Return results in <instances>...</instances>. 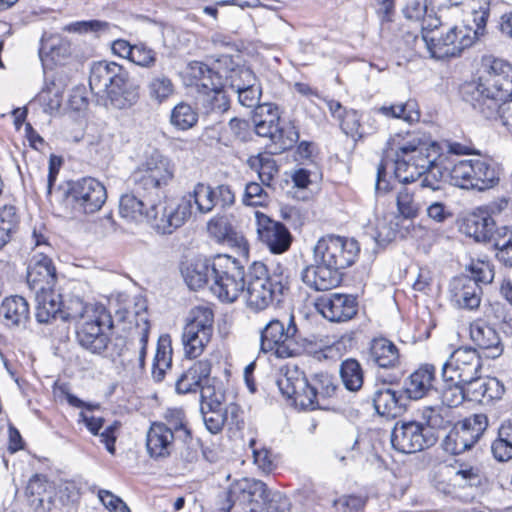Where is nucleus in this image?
Wrapping results in <instances>:
<instances>
[{
  "instance_id": "dca6fc26",
  "label": "nucleus",
  "mask_w": 512,
  "mask_h": 512,
  "mask_svg": "<svg viewBox=\"0 0 512 512\" xmlns=\"http://www.w3.org/2000/svg\"><path fill=\"white\" fill-rule=\"evenodd\" d=\"M69 197L75 211L94 214L105 204L107 191L103 183L96 178L83 177L71 183Z\"/></svg>"
},
{
  "instance_id": "a19ab883",
  "label": "nucleus",
  "mask_w": 512,
  "mask_h": 512,
  "mask_svg": "<svg viewBox=\"0 0 512 512\" xmlns=\"http://www.w3.org/2000/svg\"><path fill=\"white\" fill-rule=\"evenodd\" d=\"M187 75L194 81L197 87L203 89H215L221 87V76L219 75V61L214 67L194 61L188 64Z\"/></svg>"
},
{
  "instance_id": "39448f33",
  "label": "nucleus",
  "mask_w": 512,
  "mask_h": 512,
  "mask_svg": "<svg viewBox=\"0 0 512 512\" xmlns=\"http://www.w3.org/2000/svg\"><path fill=\"white\" fill-rule=\"evenodd\" d=\"M176 166L173 160L158 149L145 152L143 159L130 175L129 181L136 193H157L174 179Z\"/></svg>"
},
{
  "instance_id": "2f4dec72",
  "label": "nucleus",
  "mask_w": 512,
  "mask_h": 512,
  "mask_svg": "<svg viewBox=\"0 0 512 512\" xmlns=\"http://www.w3.org/2000/svg\"><path fill=\"white\" fill-rule=\"evenodd\" d=\"M368 359L383 369H395L400 365L398 348L392 341L382 337L371 341Z\"/></svg>"
},
{
  "instance_id": "c9c22d12",
  "label": "nucleus",
  "mask_w": 512,
  "mask_h": 512,
  "mask_svg": "<svg viewBox=\"0 0 512 512\" xmlns=\"http://www.w3.org/2000/svg\"><path fill=\"white\" fill-rule=\"evenodd\" d=\"M135 190L131 193H126L121 196L119 202V214L128 222L141 223L147 221L149 223V216L151 215V205L148 209V204L144 199L135 194Z\"/></svg>"
},
{
  "instance_id": "f704fd0d",
  "label": "nucleus",
  "mask_w": 512,
  "mask_h": 512,
  "mask_svg": "<svg viewBox=\"0 0 512 512\" xmlns=\"http://www.w3.org/2000/svg\"><path fill=\"white\" fill-rule=\"evenodd\" d=\"M435 368L433 365H424L413 372L405 384V393L408 398L418 400L428 394L433 388Z\"/></svg>"
},
{
  "instance_id": "412c9836",
  "label": "nucleus",
  "mask_w": 512,
  "mask_h": 512,
  "mask_svg": "<svg viewBox=\"0 0 512 512\" xmlns=\"http://www.w3.org/2000/svg\"><path fill=\"white\" fill-rule=\"evenodd\" d=\"M318 310L332 322H344L357 313L356 299L351 295L333 293L318 300Z\"/></svg>"
},
{
  "instance_id": "79ce46f5",
  "label": "nucleus",
  "mask_w": 512,
  "mask_h": 512,
  "mask_svg": "<svg viewBox=\"0 0 512 512\" xmlns=\"http://www.w3.org/2000/svg\"><path fill=\"white\" fill-rule=\"evenodd\" d=\"M51 488L47 479L43 475H34L30 478L26 494L30 498V504L36 512H47L50 510L51 496L47 493V489Z\"/></svg>"
},
{
  "instance_id": "49530a36",
  "label": "nucleus",
  "mask_w": 512,
  "mask_h": 512,
  "mask_svg": "<svg viewBox=\"0 0 512 512\" xmlns=\"http://www.w3.org/2000/svg\"><path fill=\"white\" fill-rule=\"evenodd\" d=\"M340 377L349 391H358L364 381V374L360 363L355 359H346L340 366Z\"/></svg>"
},
{
  "instance_id": "e2e57ef3",
  "label": "nucleus",
  "mask_w": 512,
  "mask_h": 512,
  "mask_svg": "<svg viewBox=\"0 0 512 512\" xmlns=\"http://www.w3.org/2000/svg\"><path fill=\"white\" fill-rule=\"evenodd\" d=\"M253 499V502L261 500L266 505V512H290L288 498L279 492H271L267 489V498L255 495Z\"/></svg>"
},
{
  "instance_id": "6e6d98bb",
  "label": "nucleus",
  "mask_w": 512,
  "mask_h": 512,
  "mask_svg": "<svg viewBox=\"0 0 512 512\" xmlns=\"http://www.w3.org/2000/svg\"><path fill=\"white\" fill-rule=\"evenodd\" d=\"M251 167L257 169L262 184L270 186L274 176L278 173L276 161L269 153H261L250 160Z\"/></svg>"
},
{
  "instance_id": "423d86ee",
  "label": "nucleus",
  "mask_w": 512,
  "mask_h": 512,
  "mask_svg": "<svg viewBox=\"0 0 512 512\" xmlns=\"http://www.w3.org/2000/svg\"><path fill=\"white\" fill-rule=\"evenodd\" d=\"M214 277L210 291L222 302L232 303L244 291L245 269L240 262L229 255L213 258Z\"/></svg>"
},
{
  "instance_id": "338daca9",
  "label": "nucleus",
  "mask_w": 512,
  "mask_h": 512,
  "mask_svg": "<svg viewBox=\"0 0 512 512\" xmlns=\"http://www.w3.org/2000/svg\"><path fill=\"white\" fill-rule=\"evenodd\" d=\"M468 270L471 276L467 277L475 281L477 285L491 283L494 278V270L492 266L485 261L472 262L469 265Z\"/></svg>"
},
{
  "instance_id": "0e129e2a",
  "label": "nucleus",
  "mask_w": 512,
  "mask_h": 512,
  "mask_svg": "<svg viewBox=\"0 0 512 512\" xmlns=\"http://www.w3.org/2000/svg\"><path fill=\"white\" fill-rule=\"evenodd\" d=\"M200 412L202 414L204 424L209 432L217 434L223 429L226 423V417L221 406L213 407L209 410L204 409V407H200Z\"/></svg>"
},
{
  "instance_id": "f257e3e1",
  "label": "nucleus",
  "mask_w": 512,
  "mask_h": 512,
  "mask_svg": "<svg viewBox=\"0 0 512 512\" xmlns=\"http://www.w3.org/2000/svg\"><path fill=\"white\" fill-rule=\"evenodd\" d=\"M465 93L476 111L486 119H496L504 104L512 101V65L484 56L481 75L466 86Z\"/></svg>"
},
{
  "instance_id": "bf43d9fd",
  "label": "nucleus",
  "mask_w": 512,
  "mask_h": 512,
  "mask_svg": "<svg viewBox=\"0 0 512 512\" xmlns=\"http://www.w3.org/2000/svg\"><path fill=\"white\" fill-rule=\"evenodd\" d=\"M446 385L441 391V401L445 408L457 407L467 400L465 384L445 382Z\"/></svg>"
},
{
  "instance_id": "20e7f679",
  "label": "nucleus",
  "mask_w": 512,
  "mask_h": 512,
  "mask_svg": "<svg viewBox=\"0 0 512 512\" xmlns=\"http://www.w3.org/2000/svg\"><path fill=\"white\" fill-rule=\"evenodd\" d=\"M245 291L246 306L260 312L274 302H280L289 289L290 273L280 262L272 263L270 267L262 262H254L248 270Z\"/></svg>"
},
{
  "instance_id": "f03ea898",
  "label": "nucleus",
  "mask_w": 512,
  "mask_h": 512,
  "mask_svg": "<svg viewBox=\"0 0 512 512\" xmlns=\"http://www.w3.org/2000/svg\"><path fill=\"white\" fill-rule=\"evenodd\" d=\"M386 153L394 154V174L402 183L413 182L433 165H438L439 147L414 133L396 135L387 143Z\"/></svg>"
},
{
  "instance_id": "473e14b6",
  "label": "nucleus",
  "mask_w": 512,
  "mask_h": 512,
  "mask_svg": "<svg viewBox=\"0 0 512 512\" xmlns=\"http://www.w3.org/2000/svg\"><path fill=\"white\" fill-rule=\"evenodd\" d=\"M470 188L483 191L496 186L500 179L499 167L491 160L472 159Z\"/></svg>"
},
{
  "instance_id": "c756f323",
  "label": "nucleus",
  "mask_w": 512,
  "mask_h": 512,
  "mask_svg": "<svg viewBox=\"0 0 512 512\" xmlns=\"http://www.w3.org/2000/svg\"><path fill=\"white\" fill-rule=\"evenodd\" d=\"M213 259H194L183 264L181 273L184 281L192 290L209 285L214 277Z\"/></svg>"
},
{
  "instance_id": "393cba45",
  "label": "nucleus",
  "mask_w": 512,
  "mask_h": 512,
  "mask_svg": "<svg viewBox=\"0 0 512 512\" xmlns=\"http://www.w3.org/2000/svg\"><path fill=\"white\" fill-rule=\"evenodd\" d=\"M176 437L162 422L151 424L146 435V448L149 456L155 460L165 459L174 450Z\"/></svg>"
},
{
  "instance_id": "58836bf2",
  "label": "nucleus",
  "mask_w": 512,
  "mask_h": 512,
  "mask_svg": "<svg viewBox=\"0 0 512 512\" xmlns=\"http://www.w3.org/2000/svg\"><path fill=\"white\" fill-rule=\"evenodd\" d=\"M189 204L190 213H193V204L200 214L210 213L216 206V192L214 188L203 182L196 183L192 190L182 196Z\"/></svg>"
},
{
  "instance_id": "774afa93",
  "label": "nucleus",
  "mask_w": 512,
  "mask_h": 512,
  "mask_svg": "<svg viewBox=\"0 0 512 512\" xmlns=\"http://www.w3.org/2000/svg\"><path fill=\"white\" fill-rule=\"evenodd\" d=\"M130 61L138 66L151 68L155 65L156 53L145 44H135L133 45Z\"/></svg>"
},
{
  "instance_id": "13d9d810",
  "label": "nucleus",
  "mask_w": 512,
  "mask_h": 512,
  "mask_svg": "<svg viewBox=\"0 0 512 512\" xmlns=\"http://www.w3.org/2000/svg\"><path fill=\"white\" fill-rule=\"evenodd\" d=\"M18 216L13 206H4L0 209V248L10 239L11 233L16 229Z\"/></svg>"
},
{
  "instance_id": "f8f14e48",
  "label": "nucleus",
  "mask_w": 512,
  "mask_h": 512,
  "mask_svg": "<svg viewBox=\"0 0 512 512\" xmlns=\"http://www.w3.org/2000/svg\"><path fill=\"white\" fill-rule=\"evenodd\" d=\"M438 436L421 422L399 421L391 432L393 449L403 454H412L436 444Z\"/></svg>"
},
{
  "instance_id": "2eb2a0df",
  "label": "nucleus",
  "mask_w": 512,
  "mask_h": 512,
  "mask_svg": "<svg viewBox=\"0 0 512 512\" xmlns=\"http://www.w3.org/2000/svg\"><path fill=\"white\" fill-rule=\"evenodd\" d=\"M191 216L188 202L181 197L178 200H167L157 205L151 204L149 224L157 234L171 235Z\"/></svg>"
},
{
  "instance_id": "4c0bfd02",
  "label": "nucleus",
  "mask_w": 512,
  "mask_h": 512,
  "mask_svg": "<svg viewBox=\"0 0 512 512\" xmlns=\"http://www.w3.org/2000/svg\"><path fill=\"white\" fill-rule=\"evenodd\" d=\"M36 319L39 323H49L52 319L61 318V295L53 289L36 293Z\"/></svg>"
},
{
  "instance_id": "de8ad7c7",
  "label": "nucleus",
  "mask_w": 512,
  "mask_h": 512,
  "mask_svg": "<svg viewBox=\"0 0 512 512\" xmlns=\"http://www.w3.org/2000/svg\"><path fill=\"white\" fill-rule=\"evenodd\" d=\"M162 425L169 428L171 433L182 441H187L191 438V432L187 427L185 413L182 409H167L164 413V422H162Z\"/></svg>"
},
{
  "instance_id": "4be33fe9",
  "label": "nucleus",
  "mask_w": 512,
  "mask_h": 512,
  "mask_svg": "<svg viewBox=\"0 0 512 512\" xmlns=\"http://www.w3.org/2000/svg\"><path fill=\"white\" fill-rule=\"evenodd\" d=\"M469 335L472 342L484 351L490 359L500 357L504 351L499 333L489 324L478 320L470 324Z\"/></svg>"
},
{
  "instance_id": "a18cd8bd",
  "label": "nucleus",
  "mask_w": 512,
  "mask_h": 512,
  "mask_svg": "<svg viewBox=\"0 0 512 512\" xmlns=\"http://www.w3.org/2000/svg\"><path fill=\"white\" fill-rule=\"evenodd\" d=\"M373 111L387 118L402 119L410 124L417 122L420 118L417 104L412 100H408L405 103L383 105L375 108Z\"/></svg>"
},
{
  "instance_id": "c03bdc74",
  "label": "nucleus",
  "mask_w": 512,
  "mask_h": 512,
  "mask_svg": "<svg viewBox=\"0 0 512 512\" xmlns=\"http://www.w3.org/2000/svg\"><path fill=\"white\" fill-rule=\"evenodd\" d=\"M198 118L197 109L191 104L181 101L171 110L170 124L177 130L186 131L197 124Z\"/></svg>"
},
{
  "instance_id": "37998d69",
  "label": "nucleus",
  "mask_w": 512,
  "mask_h": 512,
  "mask_svg": "<svg viewBox=\"0 0 512 512\" xmlns=\"http://www.w3.org/2000/svg\"><path fill=\"white\" fill-rule=\"evenodd\" d=\"M172 364V348L168 336L160 337L157 343V349L153 360L152 377L156 382H161L165 373Z\"/></svg>"
},
{
  "instance_id": "f3484780",
  "label": "nucleus",
  "mask_w": 512,
  "mask_h": 512,
  "mask_svg": "<svg viewBox=\"0 0 512 512\" xmlns=\"http://www.w3.org/2000/svg\"><path fill=\"white\" fill-rule=\"evenodd\" d=\"M277 385L281 393L291 399L296 407L303 410H314L318 407L312 382H308L305 374L297 368L288 369L278 379Z\"/></svg>"
},
{
  "instance_id": "a878e982",
  "label": "nucleus",
  "mask_w": 512,
  "mask_h": 512,
  "mask_svg": "<svg viewBox=\"0 0 512 512\" xmlns=\"http://www.w3.org/2000/svg\"><path fill=\"white\" fill-rule=\"evenodd\" d=\"M219 75L221 76V87L228 86L235 92L257 82L251 69L235 65L230 58L219 60Z\"/></svg>"
},
{
  "instance_id": "8fccbe9b",
  "label": "nucleus",
  "mask_w": 512,
  "mask_h": 512,
  "mask_svg": "<svg viewBox=\"0 0 512 512\" xmlns=\"http://www.w3.org/2000/svg\"><path fill=\"white\" fill-rule=\"evenodd\" d=\"M264 107H266L265 110L269 114V119H259L258 117L261 116L262 113L261 111L256 112L254 117L255 132L258 136L270 138V140L276 144L277 138H281L277 123L279 117L276 112L272 111V107L270 105L265 104Z\"/></svg>"
},
{
  "instance_id": "9d476101",
  "label": "nucleus",
  "mask_w": 512,
  "mask_h": 512,
  "mask_svg": "<svg viewBox=\"0 0 512 512\" xmlns=\"http://www.w3.org/2000/svg\"><path fill=\"white\" fill-rule=\"evenodd\" d=\"M359 252L360 247L355 239L327 235L317 241L313 256L315 263H321L342 272L355 262Z\"/></svg>"
},
{
  "instance_id": "864d4df0",
  "label": "nucleus",
  "mask_w": 512,
  "mask_h": 512,
  "mask_svg": "<svg viewBox=\"0 0 512 512\" xmlns=\"http://www.w3.org/2000/svg\"><path fill=\"white\" fill-rule=\"evenodd\" d=\"M339 121L342 131L355 140H360L373 134V127L366 129L365 125H361L360 116L355 110L345 111Z\"/></svg>"
},
{
  "instance_id": "ea45409f",
  "label": "nucleus",
  "mask_w": 512,
  "mask_h": 512,
  "mask_svg": "<svg viewBox=\"0 0 512 512\" xmlns=\"http://www.w3.org/2000/svg\"><path fill=\"white\" fill-rule=\"evenodd\" d=\"M496 229L494 219L486 213L472 214L465 220L466 234L477 242H494Z\"/></svg>"
},
{
  "instance_id": "72a5a7b5",
  "label": "nucleus",
  "mask_w": 512,
  "mask_h": 512,
  "mask_svg": "<svg viewBox=\"0 0 512 512\" xmlns=\"http://www.w3.org/2000/svg\"><path fill=\"white\" fill-rule=\"evenodd\" d=\"M438 165L444 170L451 182L462 188H470L472 159L458 160L440 154Z\"/></svg>"
},
{
  "instance_id": "680f3d73",
  "label": "nucleus",
  "mask_w": 512,
  "mask_h": 512,
  "mask_svg": "<svg viewBox=\"0 0 512 512\" xmlns=\"http://www.w3.org/2000/svg\"><path fill=\"white\" fill-rule=\"evenodd\" d=\"M98 306L87 305L81 299L74 298L67 303H63L61 319L74 320L76 324L88 314V310L97 309Z\"/></svg>"
},
{
  "instance_id": "7ed1b4c3",
  "label": "nucleus",
  "mask_w": 512,
  "mask_h": 512,
  "mask_svg": "<svg viewBox=\"0 0 512 512\" xmlns=\"http://www.w3.org/2000/svg\"><path fill=\"white\" fill-rule=\"evenodd\" d=\"M89 86L106 107L113 109H129L140 97L139 85L124 67L115 62L95 63L91 68Z\"/></svg>"
},
{
  "instance_id": "ddd939ff",
  "label": "nucleus",
  "mask_w": 512,
  "mask_h": 512,
  "mask_svg": "<svg viewBox=\"0 0 512 512\" xmlns=\"http://www.w3.org/2000/svg\"><path fill=\"white\" fill-rule=\"evenodd\" d=\"M488 427L485 414H474L454 425L442 442L443 449L451 454H461L471 449Z\"/></svg>"
},
{
  "instance_id": "09e8293b",
  "label": "nucleus",
  "mask_w": 512,
  "mask_h": 512,
  "mask_svg": "<svg viewBox=\"0 0 512 512\" xmlns=\"http://www.w3.org/2000/svg\"><path fill=\"white\" fill-rule=\"evenodd\" d=\"M421 417L425 422V427L431 431L435 429H446L452 423L449 409L442 406L423 407Z\"/></svg>"
},
{
  "instance_id": "7c9ffc66",
  "label": "nucleus",
  "mask_w": 512,
  "mask_h": 512,
  "mask_svg": "<svg viewBox=\"0 0 512 512\" xmlns=\"http://www.w3.org/2000/svg\"><path fill=\"white\" fill-rule=\"evenodd\" d=\"M446 2L451 6L467 5L473 16L475 35H484L490 11L500 10L504 5L503 0H446Z\"/></svg>"
},
{
  "instance_id": "1a4fd4ad",
  "label": "nucleus",
  "mask_w": 512,
  "mask_h": 512,
  "mask_svg": "<svg viewBox=\"0 0 512 512\" xmlns=\"http://www.w3.org/2000/svg\"><path fill=\"white\" fill-rule=\"evenodd\" d=\"M214 313L208 305L193 307L183 328L182 343L185 355L196 358L202 354L213 335Z\"/></svg>"
},
{
  "instance_id": "0eeeda50",
  "label": "nucleus",
  "mask_w": 512,
  "mask_h": 512,
  "mask_svg": "<svg viewBox=\"0 0 512 512\" xmlns=\"http://www.w3.org/2000/svg\"><path fill=\"white\" fill-rule=\"evenodd\" d=\"M113 328V319L103 306L88 310V314L76 324L79 345L95 355H104L110 342L107 331Z\"/></svg>"
},
{
  "instance_id": "a211bd4d",
  "label": "nucleus",
  "mask_w": 512,
  "mask_h": 512,
  "mask_svg": "<svg viewBox=\"0 0 512 512\" xmlns=\"http://www.w3.org/2000/svg\"><path fill=\"white\" fill-rule=\"evenodd\" d=\"M255 495L267 498V485L259 480L243 479L217 495L211 512H230L237 500L253 502Z\"/></svg>"
},
{
  "instance_id": "3c124183",
  "label": "nucleus",
  "mask_w": 512,
  "mask_h": 512,
  "mask_svg": "<svg viewBox=\"0 0 512 512\" xmlns=\"http://www.w3.org/2000/svg\"><path fill=\"white\" fill-rule=\"evenodd\" d=\"M147 88L150 99L158 104L165 102L175 91L172 80L163 74L153 76Z\"/></svg>"
},
{
  "instance_id": "052dcab7",
  "label": "nucleus",
  "mask_w": 512,
  "mask_h": 512,
  "mask_svg": "<svg viewBox=\"0 0 512 512\" xmlns=\"http://www.w3.org/2000/svg\"><path fill=\"white\" fill-rule=\"evenodd\" d=\"M40 55L47 54L54 57H65L70 54V44L58 35L42 38L39 49Z\"/></svg>"
},
{
  "instance_id": "c85d7f7f",
  "label": "nucleus",
  "mask_w": 512,
  "mask_h": 512,
  "mask_svg": "<svg viewBox=\"0 0 512 512\" xmlns=\"http://www.w3.org/2000/svg\"><path fill=\"white\" fill-rule=\"evenodd\" d=\"M373 405L379 415L387 418H396L405 410L403 393L385 384L375 390Z\"/></svg>"
},
{
  "instance_id": "6e6552de",
  "label": "nucleus",
  "mask_w": 512,
  "mask_h": 512,
  "mask_svg": "<svg viewBox=\"0 0 512 512\" xmlns=\"http://www.w3.org/2000/svg\"><path fill=\"white\" fill-rule=\"evenodd\" d=\"M297 335L298 328L293 315L288 318L287 324L273 319L261 330V350L265 353L272 352L278 358L295 357L301 353Z\"/></svg>"
},
{
  "instance_id": "4468645a",
  "label": "nucleus",
  "mask_w": 512,
  "mask_h": 512,
  "mask_svg": "<svg viewBox=\"0 0 512 512\" xmlns=\"http://www.w3.org/2000/svg\"><path fill=\"white\" fill-rule=\"evenodd\" d=\"M482 358L475 348L464 346L454 350L442 365L444 382L465 383L481 373Z\"/></svg>"
},
{
  "instance_id": "9b49d317",
  "label": "nucleus",
  "mask_w": 512,
  "mask_h": 512,
  "mask_svg": "<svg viewBox=\"0 0 512 512\" xmlns=\"http://www.w3.org/2000/svg\"><path fill=\"white\" fill-rule=\"evenodd\" d=\"M479 36L470 28L445 25L431 36H427L428 42L425 46L430 56L435 59L455 57L470 47Z\"/></svg>"
},
{
  "instance_id": "4d7b16f0",
  "label": "nucleus",
  "mask_w": 512,
  "mask_h": 512,
  "mask_svg": "<svg viewBox=\"0 0 512 512\" xmlns=\"http://www.w3.org/2000/svg\"><path fill=\"white\" fill-rule=\"evenodd\" d=\"M397 210L401 216L406 219L417 217L420 211V205L414 199L413 192L405 186H401L397 192Z\"/></svg>"
},
{
  "instance_id": "cd10ccee",
  "label": "nucleus",
  "mask_w": 512,
  "mask_h": 512,
  "mask_svg": "<svg viewBox=\"0 0 512 512\" xmlns=\"http://www.w3.org/2000/svg\"><path fill=\"white\" fill-rule=\"evenodd\" d=\"M211 362L207 359L193 363L175 383L176 392L186 394L196 392L203 383L210 382Z\"/></svg>"
},
{
  "instance_id": "bb28decb",
  "label": "nucleus",
  "mask_w": 512,
  "mask_h": 512,
  "mask_svg": "<svg viewBox=\"0 0 512 512\" xmlns=\"http://www.w3.org/2000/svg\"><path fill=\"white\" fill-rule=\"evenodd\" d=\"M0 316L9 328H25L30 320L29 304L21 296L6 297L0 305Z\"/></svg>"
},
{
  "instance_id": "5701e85b",
  "label": "nucleus",
  "mask_w": 512,
  "mask_h": 512,
  "mask_svg": "<svg viewBox=\"0 0 512 512\" xmlns=\"http://www.w3.org/2000/svg\"><path fill=\"white\" fill-rule=\"evenodd\" d=\"M451 301L455 306L466 310L479 308L482 299V287L467 276L453 279L450 284Z\"/></svg>"
},
{
  "instance_id": "e433bc0d",
  "label": "nucleus",
  "mask_w": 512,
  "mask_h": 512,
  "mask_svg": "<svg viewBox=\"0 0 512 512\" xmlns=\"http://www.w3.org/2000/svg\"><path fill=\"white\" fill-rule=\"evenodd\" d=\"M116 318L119 321L132 323L135 321V333L139 336L140 351H139V362L144 363L146 356V348L149 337L150 325L146 314V308L141 305L140 310L131 312L129 310H118L116 312Z\"/></svg>"
},
{
  "instance_id": "5fc2aeb1",
  "label": "nucleus",
  "mask_w": 512,
  "mask_h": 512,
  "mask_svg": "<svg viewBox=\"0 0 512 512\" xmlns=\"http://www.w3.org/2000/svg\"><path fill=\"white\" fill-rule=\"evenodd\" d=\"M206 90L202 102L206 113L223 114L229 110L230 100L224 91V87Z\"/></svg>"
},
{
  "instance_id": "69168bd1",
  "label": "nucleus",
  "mask_w": 512,
  "mask_h": 512,
  "mask_svg": "<svg viewBox=\"0 0 512 512\" xmlns=\"http://www.w3.org/2000/svg\"><path fill=\"white\" fill-rule=\"evenodd\" d=\"M270 201V197L263 187L256 183L250 182L245 187L243 203L248 206H266Z\"/></svg>"
},
{
  "instance_id": "603ef678",
  "label": "nucleus",
  "mask_w": 512,
  "mask_h": 512,
  "mask_svg": "<svg viewBox=\"0 0 512 512\" xmlns=\"http://www.w3.org/2000/svg\"><path fill=\"white\" fill-rule=\"evenodd\" d=\"M494 247L497 259L506 266H512V227H497Z\"/></svg>"
},
{
  "instance_id": "6ab92c4d",
  "label": "nucleus",
  "mask_w": 512,
  "mask_h": 512,
  "mask_svg": "<svg viewBox=\"0 0 512 512\" xmlns=\"http://www.w3.org/2000/svg\"><path fill=\"white\" fill-rule=\"evenodd\" d=\"M255 220L259 240L272 253L282 254L290 248L292 236L283 223L271 219L260 211L255 212Z\"/></svg>"
},
{
  "instance_id": "aec40b11",
  "label": "nucleus",
  "mask_w": 512,
  "mask_h": 512,
  "mask_svg": "<svg viewBox=\"0 0 512 512\" xmlns=\"http://www.w3.org/2000/svg\"><path fill=\"white\" fill-rule=\"evenodd\" d=\"M27 283L35 293L53 289L56 269L44 251L35 253L27 269Z\"/></svg>"
},
{
  "instance_id": "b1692460",
  "label": "nucleus",
  "mask_w": 512,
  "mask_h": 512,
  "mask_svg": "<svg viewBox=\"0 0 512 512\" xmlns=\"http://www.w3.org/2000/svg\"><path fill=\"white\" fill-rule=\"evenodd\" d=\"M301 279L315 291H327L341 283L342 272L321 263H315L303 269Z\"/></svg>"
}]
</instances>
